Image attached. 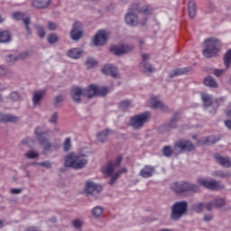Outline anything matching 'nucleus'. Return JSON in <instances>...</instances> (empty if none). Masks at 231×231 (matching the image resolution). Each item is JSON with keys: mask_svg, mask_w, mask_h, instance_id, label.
<instances>
[{"mask_svg": "<svg viewBox=\"0 0 231 231\" xmlns=\"http://www.w3.org/2000/svg\"><path fill=\"white\" fill-rule=\"evenodd\" d=\"M194 149H196V147L192 142L189 140H180L174 143L173 148L169 145L164 146L162 148V154L165 158H171L172 154L178 156L179 154H183V152H190L194 151Z\"/></svg>", "mask_w": 231, "mask_h": 231, "instance_id": "obj_1", "label": "nucleus"}, {"mask_svg": "<svg viewBox=\"0 0 231 231\" xmlns=\"http://www.w3.org/2000/svg\"><path fill=\"white\" fill-rule=\"evenodd\" d=\"M89 162L88 160V153L82 152H69L64 158L65 167H70V169H76V171H80L86 168V165Z\"/></svg>", "mask_w": 231, "mask_h": 231, "instance_id": "obj_2", "label": "nucleus"}, {"mask_svg": "<svg viewBox=\"0 0 231 231\" xmlns=\"http://www.w3.org/2000/svg\"><path fill=\"white\" fill-rule=\"evenodd\" d=\"M219 50H221V41L216 38H208L204 41V49L202 53L206 59H212V57H216V55L219 53Z\"/></svg>", "mask_w": 231, "mask_h": 231, "instance_id": "obj_3", "label": "nucleus"}, {"mask_svg": "<svg viewBox=\"0 0 231 231\" xmlns=\"http://www.w3.org/2000/svg\"><path fill=\"white\" fill-rule=\"evenodd\" d=\"M50 134V131H44L42 126H36L34 128V135L40 145L43 146V153L48 154V152H52L53 144L50 142V139L46 138Z\"/></svg>", "mask_w": 231, "mask_h": 231, "instance_id": "obj_4", "label": "nucleus"}, {"mask_svg": "<svg viewBox=\"0 0 231 231\" xmlns=\"http://www.w3.org/2000/svg\"><path fill=\"white\" fill-rule=\"evenodd\" d=\"M120 163H122V156H118L115 161L108 162L106 167L103 168V171L106 172V176H111L108 180V185H115L118 178H120L118 173L113 174L115 171L120 169Z\"/></svg>", "mask_w": 231, "mask_h": 231, "instance_id": "obj_5", "label": "nucleus"}, {"mask_svg": "<svg viewBox=\"0 0 231 231\" xmlns=\"http://www.w3.org/2000/svg\"><path fill=\"white\" fill-rule=\"evenodd\" d=\"M171 187V190L177 193L178 196H182V194H187L189 192L196 193L199 190L198 185L187 181L174 182Z\"/></svg>", "mask_w": 231, "mask_h": 231, "instance_id": "obj_6", "label": "nucleus"}, {"mask_svg": "<svg viewBox=\"0 0 231 231\" xmlns=\"http://www.w3.org/2000/svg\"><path fill=\"white\" fill-rule=\"evenodd\" d=\"M187 208H189V203L187 201H179L176 202L172 207H171V217L174 221H178L179 219H181L185 214H187Z\"/></svg>", "mask_w": 231, "mask_h": 231, "instance_id": "obj_7", "label": "nucleus"}, {"mask_svg": "<svg viewBox=\"0 0 231 231\" xmlns=\"http://www.w3.org/2000/svg\"><path fill=\"white\" fill-rule=\"evenodd\" d=\"M149 118H151V113L149 112L134 116L130 119V125L134 129H142Z\"/></svg>", "mask_w": 231, "mask_h": 231, "instance_id": "obj_8", "label": "nucleus"}, {"mask_svg": "<svg viewBox=\"0 0 231 231\" xmlns=\"http://www.w3.org/2000/svg\"><path fill=\"white\" fill-rule=\"evenodd\" d=\"M125 21L128 26H138V24L144 26V24L147 23V16H144L143 20H140L136 14L134 12H128L125 16Z\"/></svg>", "mask_w": 231, "mask_h": 231, "instance_id": "obj_9", "label": "nucleus"}, {"mask_svg": "<svg viewBox=\"0 0 231 231\" xmlns=\"http://www.w3.org/2000/svg\"><path fill=\"white\" fill-rule=\"evenodd\" d=\"M197 181L199 185L209 190H221V189H225V186L216 180H207L206 179H198Z\"/></svg>", "mask_w": 231, "mask_h": 231, "instance_id": "obj_10", "label": "nucleus"}, {"mask_svg": "<svg viewBox=\"0 0 231 231\" xmlns=\"http://www.w3.org/2000/svg\"><path fill=\"white\" fill-rule=\"evenodd\" d=\"M129 12H138V14H143V15H151L152 14V7L151 5H140V2H134L129 8Z\"/></svg>", "mask_w": 231, "mask_h": 231, "instance_id": "obj_11", "label": "nucleus"}, {"mask_svg": "<svg viewBox=\"0 0 231 231\" xmlns=\"http://www.w3.org/2000/svg\"><path fill=\"white\" fill-rule=\"evenodd\" d=\"M107 39H109V32L107 31H98L93 39V44L94 46H104L107 42Z\"/></svg>", "mask_w": 231, "mask_h": 231, "instance_id": "obj_12", "label": "nucleus"}, {"mask_svg": "<svg viewBox=\"0 0 231 231\" xmlns=\"http://www.w3.org/2000/svg\"><path fill=\"white\" fill-rule=\"evenodd\" d=\"M102 190V186L93 182V181H88L85 185V193L87 196H94L100 194V191Z\"/></svg>", "mask_w": 231, "mask_h": 231, "instance_id": "obj_13", "label": "nucleus"}, {"mask_svg": "<svg viewBox=\"0 0 231 231\" xmlns=\"http://www.w3.org/2000/svg\"><path fill=\"white\" fill-rule=\"evenodd\" d=\"M13 19L15 21H23L28 35H32V29L30 28V16H25V14L21 12H15L13 14Z\"/></svg>", "mask_w": 231, "mask_h": 231, "instance_id": "obj_14", "label": "nucleus"}, {"mask_svg": "<svg viewBox=\"0 0 231 231\" xmlns=\"http://www.w3.org/2000/svg\"><path fill=\"white\" fill-rule=\"evenodd\" d=\"M133 50H134V45L123 44L121 46L111 47L110 51L114 53V55L120 57V55H124V53H129V51H133Z\"/></svg>", "mask_w": 231, "mask_h": 231, "instance_id": "obj_15", "label": "nucleus"}, {"mask_svg": "<svg viewBox=\"0 0 231 231\" xmlns=\"http://www.w3.org/2000/svg\"><path fill=\"white\" fill-rule=\"evenodd\" d=\"M83 33L82 25H80V23L77 22L72 26V30L70 32V39L72 41H80Z\"/></svg>", "mask_w": 231, "mask_h": 231, "instance_id": "obj_16", "label": "nucleus"}, {"mask_svg": "<svg viewBox=\"0 0 231 231\" xmlns=\"http://www.w3.org/2000/svg\"><path fill=\"white\" fill-rule=\"evenodd\" d=\"M104 75H110L113 79H120V74H118V69L111 64H106L101 69Z\"/></svg>", "mask_w": 231, "mask_h": 231, "instance_id": "obj_17", "label": "nucleus"}, {"mask_svg": "<svg viewBox=\"0 0 231 231\" xmlns=\"http://www.w3.org/2000/svg\"><path fill=\"white\" fill-rule=\"evenodd\" d=\"M214 158L218 163V165H221L222 167H225V169H230L231 167V159L230 157H224L223 155L219 153H214Z\"/></svg>", "mask_w": 231, "mask_h": 231, "instance_id": "obj_18", "label": "nucleus"}, {"mask_svg": "<svg viewBox=\"0 0 231 231\" xmlns=\"http://www.w3.org/2000/svg\"><path fill=\"white\" fill-rule=\"evenodd\" d=\"M114 133L115 131L109 128H106L105 130L98 132L96 135L97 142L98 143H106V142H107V138L109 137V134H114Z\"/></svg>", "mask_w": 231, "mask_h": 231, "instance_id": "obj_19", "label": "nucleus"}, {"mask_svg": "<svg viewBox=\"0 0 231 231\" xmlns=\"http://www.w3.org/2000/svg\"><path fill=\"white\" fill-rule=\"evenodd\" d=\"M154 172H156V167L152 165H145L143 169H141L139 176L144 179L152 178V176H154Z\"/></svg>", "mask_w": 231, "mask_h": 231, "instance_id": "obj_20", "label": "nucleus"}, {"mask_svg": "<svg viewBox=\"0 0 231 231\" xmlns=\"http://www.w3.org/2000/svg\"><path fill=\"white\" fill-rule=\"evenodd\" d=\"M84 97V90L79 87H75L72 88L70 92V97L75 102V104H80L82 102L81 97Z\"/></svg>", "mask_w": 231, "mask_h": 231, "instance_id": "obj_21", "label": "nucleus"}, {"mask_svg": "<svg viewBox=\"0 0 231 231\" xmlns=\"http://www.w3.org/2000/svg\"><path fill=\"white\" fill-rule=\"evenodd\" d=\"M0 122H3L4 124H15V122H19V116L12 114L0 113Z\"/></svg>", "mask_w": 231, "mask_h": 231, "instance_id": "obj_22", "label": "nucleus"}, {"mask_svg": "<svg viewBox=\"0 0 231 231\" xmlns=\"http://www.w3.org/2000/svg\"><path fill=\"white\" fill-rule=\"evenodd\" d=\"M44 95H46V92H44L43 90H37L33 92L32 100V106L34 107H37V106H39L41 102H42V98H44Z\"/></svg>", "mask_w": 231, "mask_h": 231, "instance_id": "obj_23", "label": "nucleus"}, {"mask_svg": "<svg viewBox=\"0 0 231 231\" xmlns=\"http://www.w3.org/2000/svg\"><path fill=\"white\" fill-rule=\"evenodd\" d=\"M217 142H219V137L210 135V136L200 139L198 144L199 145H214V143H217Z\"/></svg>", "mask_w": 231, "mask_h": 231, "instance_id": "obj_24", "label": "nucleus"}, {"mask_svg": "<svg viewBox=\"0 0 231 231\" xmlns=\"http://www.w3.org/2000/svg\"><path fill=\"white\" fill-rule=\"evenodd\" d=\"M178 122H180V113L176 112L171 119L165 125L166 129H176V127H178Z\"/></svg>", "mask_w": 231, "mask_h": 231, "instance_id": "obj_25", "label": "nucleus"}, {"mask_svg": "<svg viewBox=\"0 0 231 231\" xmlns=\"http://www.w3.org/2000/svg\"><path fill=\"white\" fill-rule=\"evenodd\" d=\"M83 95L88 98H93V97L97 96V86L89 85L87 88L83 89Z\"/></svg>", "mask_w": 231, "mask_h": 231, "instance_id": "obj_26", "label": "nucleus"}, {"mask_svg": "<svg viewBox=\"0 0 231 231\" xmlns=\"http://www.w3.org/2000/svg\"><path fill=\"white\" fill-rule=\"evenodd\" d=\"M67 55L69 57V59L77 60L82 57V51L79 48H73L68 51Z\"/></svg>", "mask_w": 231, "mask_h": 231, "instance_id": "obj_27", "label": "nucleus"}, {"mask_svg": "<svg viewBox=\"0 0 231 231\" xmlns=\"http://www.w3.org/2000/svg\"><path fill=\"white\" fill-rule=\"evenodd\" d=\"M51 0H32V6L34 8H47L50 6Z\"/></svg>", "mask_w": 231, "mask_h": 231, "instance_id": "obj_28", "label": "nucleus"}, {"mask_svg": "<svg viewBox=\"0 0 231 231\" xmlns=\"http://www.w3.org/2000/svg\"><path fill=\"white\" fill-rule=\"evenodd\" d=\"M201 100L204 107H210L213 104L212 96L207 93L201 94Z\"/></svg>", "mask_w": 231, "mask_h": 231, "instance_id": "obj_29", "label": "nucleus"}, {"mask_svg": "<svg viewBox=\"0 0 231 231\" xmlns=\"http://www.w3.org/2000/svg\"><path fill=\"white\" fill-rule=\"evenodd\" d=\"M190 71L189 68L177 69L170 74V79H174V77H180V75H187Z\"/></svg>", "mask_w": 231, "mask_h": 231, "instance_id": "obj_30", "label": "nucleus"}, {"mask_svg": "<svg viewBox=\"0 0 231 231\" xmlns=\"http://www.w3.org/2000/svg\"><path fill=\"white\" fill-rule=\"evenodd\" d=\"M12 41V35L8 31H1L0 32V42L6 43Z\"/></svg>", "mask_w": 231, "mask_h": 231, "instance_id": "obj_31", "label": "nucleus"}, {"mask_svg": "<svg viewBox=\"0 0 231 231\" xmlns=\"http://www.w3.org/2000/svg\"><path fill=\"white\" fill-rule=\"evenodd\" d=\"M140 68L143 71V73H152L154 71V68H152V65H151L147 61H142L140 63Z\"/></svg>", "mask_w": 231, "mask_h": 231, "instance_id": "obj_32", "label": "nucleus"}, {"mask_svg": "<svg viewBox=\"0 0 231 231\" xmlns=\"http://www.w3.org/2000/svg\"><path fill=\"white\" fill-rule=\"evenodd\" d=\"M188 8L190 19H194L196 17V3H194V0H189Z\"/></svg>", "mask_w": 231, "mask_h": 231, "instance_id": "obj_33", "label": "nucleus"}, {"mask_svg": "<svg viewBox=\"0 0 231 231\" xmlns=\"http://www.w3.org/2000/svg\"><path fill=\"white\" fill-rule=\"evenodd\" d=\"M204 84L205 86H208V88H217V82H216V79L211 76L205 78Z\"/></svg>", "mask_w": 231, "mask_h": 231, "instance_id": "obj_34", "label": "nucleus"}, {"mask_svg": "<svg viewBox=\"0 0 231 231\" xmlns=\"http://www.w3.org/2000/svg\"><path fill=\"white\" fill-rule=\"evenodd\" d=\"M212 176H214L215 178H230L231 173L230 171H215L212 172Z\"/></svg>", "mask_w": 231, "mask_h": 231, "instance_id": "obj_35", "label": "nucleus"}, {"mask_svg": "<svg viewBox=\"0 0 231 231\" xmlns=\"http://www.w3.org/2000/svg\"><path fill=\"white\" fill-rule=\"evenodd\" d=\"M91 214L93 217H96L97 219H98V217H100V216L104 214V208L100 206H97L91 210Z\"/></svg>", "mask_w": 231, "mask_h": 231, "instance_id": "obj_36", "label": "nucleus"}, {"mask_svg": "<svg viewBox=\"0 0 231 231\" xmlns=\"http://www.w3.org/2000/svg\"><path fill=\"white\" fill-rule=\"evenodd\" d=\"M213 203H214L215 207H217V208H223V207H225V205H226V201L223 198H216L213 200Z\"/></svg>", "mask_w": 231, "mask_h": 231, "instance_id": "obj_37", "label": "nucleus"}, {"mask_svg": "<svg viewBox=\"0 0 231 231\" xmlns=\"http://www.w3.org/2000/svg\"><path fill=\"white\" fill-rule=\"evenodd\" d=\"M224 64L226 68H230L231 64V49H229L224 55Z\"/></svg>", "mask_w": 231, "mask_h": 231, "instance_id": "obj_38", "label": "nucleus"}, {"mask_svg": "<svg viewBox=\"0 0 231 231\" xmlns=\"http://www.w3.org/2000/svg\"><path fill=\"white\" fill-rule=\"evenodd\" d=\"M98 64V61H97L93 58H88L87 60L85 61V66L88 68V69H91V68H95Z\"/></svg>", "mask_w": 231, "mask_h": 231, "instance_id": "obj_39", "label": "nucleus"}, {"mask_svg": "<svg viewBox=\"0 0 231 231\" xmlns=\"http://www.w3.org/2000/svg\"><path fill=\"white\" fill-rule=\"evenodd\" d=\"M35 30L40 39H44V37H46V31H44V27L42 25H36Z\"/></svg>", "mask_w": 231, "mask_h": 231, "instance_id": "obj_40", "label": "nucleus"}, {"mask_svg": "<svg viewBox=\"0 0 231 231\" xmlns=\"http://www.w3.org/2000/svg\"><path fill=\"white\" fill-rule=\"evenodd\" d=\"M63 151L64 152L71 151V137H67L63 142Z\"/></svg>", "mask_w": 231, "mask_h": 231, "instance_id": "obj_41", "label": "nucleus"}, {"mask_svg": "<svg viewBox=\"0 0 231 231\" xmlns=\"http://www.w3.org/2000/svg\"><path fill=\"white\" fill-rule=\"evenodd\" d=\"M47 41L49 44H55L59 42V36L57 35V33H51L47 36Z\"/></svg>", "mask_w": 231, "mask_h": 231, "instance_id": "obj_42", "label": "nucleus"}, {"mask_svg": "<svg viewBox=\"0 0 231 231\" xmlns=\"http://www.w3.org/2000/svg\"><path fill=\"white\" fill-rule=\"evenodd\" d=\"M24 157L28 158V160H35V158H39V152L31 150L24 153Z\"/></svg>", "mask_w": 231, "mask_h": 231, "instance_id": "obj_43", "label": "nucleus"}, {"mask_svg": "<svg viewBox=\"0 0 231 231\" xmlns=\"http://www.w3.org/2000/svg\"><path fill=\"white\" fill-rule=\"evenodd\" d=\"M128 107H131V100L125 99L119 103V109L121 111H125Z\"/></svg>", "mask_w": 231, "mask_h": 231, "instance_id": "obj_44", "label": "nucleus"}, {"mask_svg": "<svg viewBox=\"0 0 231 231\" xmlns=\"http://www.w3.org/2000/svg\"><path fill=\"white\" fill-rule=\"evenodd\" d=\"M97 97H106L109 93V89L106 87L97 88Z\"/></svg>", "mask_w": 231, "mask_h": 231, "instance_id": "obj_45", "label": "nucleus"}, {"mask_svg": "<svg viewBox=\"0 0 231 231\" xmlns=\"http://www.w3.org/2000/svg\"><path fill=\"white\" fill-rule=\"evenodd\" d=\"M193 210H194V212L200 214V212H203V210H205V203L199 202L198 204H194Z\"/></svg>", "mask_w": 231, "mask_h": 231, "instance_id": "obj_46", "label": "nucleus"}, {"mask_svg": "<svg viewBox=\"0 0 231 231\" xmlns=\"http://www.w3.org/2000/svg\"><path fill=\"white\" fill-rule=\"evenodd\" d=\"M64 102V97L63 96H56L53 100V106L54 107H60V104Z\"/></svg>", "mask_w": 231, "mask_h": 231, "instance_id": "obj_47", "label": "nucleus"}, {"mask_svg": "<svg viewBox=\"0 0 231 231\" xmlns=\"http://www.w3.org/2000/svg\"><path fill=\"white\" fill-rule=\"evenodd\" d=\"M5 62L12 66L14 62H17V56L12 54L7 55L5 58Z\"/></svg>", "mask_w": 231, "mask_h": 231, "instance_id": "obj_48", "label": "nucleus"}, {"mask_svg": "<svg viewBox=\"0 0 231 231\" xmlns=\"http://www.w3.org/2000/svg\"><path fill=\"white\" fill-rule=\"evenodd\" d=\"M59 121V114L57 112H54L51 115V117L49 118L50 124H54L57 125V122Z\"/></svg>", "mask_w": 231, "mask_h": 231, "instance_id": "obj_49", "label": "nucleus"}, {"mask_svg": "<svg viewBox=\"0 0 231 231\" xmlns=\"http://www.w3.org/2000/svg\"><path fill=\"white\" fill-rule=\"evenodd\" d=\"M151 107H152V109H158V107L160 109H165V105H163V103H162V101H154Z\"/></svg>", "mask_w": 231, "mask_h": 231, "instance_id": "obj_50", "label": "nucleus"}, {"mask_svg": "<svg viewBox=\"0 0 231 231\" xmlns=\"http://www.w3.org/2000/svg\"><path fill=\"white\" fill-rule=\"evenodd\" d=\"M72 226L74 227V228H76V229H80V228H82V221L80 220V219H74V220H72Z\"/></svg>", "mask_w": 231, "mask_h": 231, "instance_id": "obj_51", "label": "nucleus"}, {"mask_svg": "<svg viewBox=\"0 0 231 231\" xmlns=\"http://www.w3.org/2000/svg\"><path fill=\"white\" fill-rule=\"evenodd\" d=\"M9 98H11V100H13V102H17V101L21 100V96H19V93H17V92H12L9 96Z\"/></svg>", "mask_w": 231, "mask_h": 231, "instance_id": "obj_52", "label": "nucleus"}, {"mask_svg": "<svg viewBox=\"0 0 231 231\" xmlns=\"http://www.w3.org/2000/svg\"><path fill=\"white\" fill-rule=\"evenodd\" d=\"M215 204H214V200L210 201V202H207L204 203V208H206V210H208V212H210V210H212V208H214Z\"/></svg>", "mask_w": 231, "mask_h": 231, "instance_id": "obj_53", "label": "nucleus"}, {"mask_svg": "<svg viewBox=\"0 0 231 231\" xmlns=\"http://www.w3.org/2000/svg\"><path fill=\"white\" fill-rule=\"evenodd\" d=\"M29 54L28 51L21 52L16 56L17 60H24V59H28Z\"/></svg>", "mask_w": 231, "mask_h": 231, "instance_id": "obj_54", "label": "nucleus"}, {"mask_svg": "<svg viewBox=\"0 0 231 231\" xmlns=\"http://www.w3.org/2000/svg\"><path fill=\"white\" fill-rule=\"evenodd\" d=\"M47 28L51 32H55L57 30V24L54 22H48Z\"/></svg>", "mask_w": 231, "mask_h": 231, "instance_id": "obj_55", "label": "nucleus"}, {"mask_svg": "<svg viewBox=\"0 0 231 231\" xmlns=\"http://www.w3.org/2000/svg\"><path fill=\"white\" fill-rule=\"evenodd\" d=\"M38 165H40V167H45V169H51V162L49 161L39 162Z\"/></svg>", "mask_w": 231, "mask_h": 231, "instance_id": "obj_56", "label": "nucleus"}, {"mask_svg": "<svg viewBox=\"0 0 231 231\" xmlns=\"http://www.w3.org/2000/svg\"><path fill=\"white\" fill-rule=\"evenodd\" d=\"M22 143H23V145H30V143H33V138L26 137L22 141Z\"/></svg>", "mask_w": 231, "mask_h": 231, "instance_id": "obj_57", "label": "nucleus"}, {"mask_svg": "<svg viewBox=\"0 0 231 231\" xmlns=\"http://www.w3.org/2000/svg\"><path fill=\"white\" fill-rule=\"evenodd\" d=\"M223 73H225V69H216L214 70V75L216 77H221V75H223Z\"/></svg>", "mask_w": 231, "mask_h": 231, "instance_id": "obj_58", "label": "nucleus"}, {"mask_svg": "<svg viewBox=\"0 0 231 231\" xmlns=\"http://www.w3.org/2000/svg\"><path fill=\"white\" fill-rule=\"evenodd\" d=\"M23 192V189L18 188V189H11V194H21Z\"/></svg>", "mask_w": 231, "mask_h": 231, "instance_id": "obj_59", "label": "nucleus"}, {"mask_svg": "<svg viewBox=\"0 0 231 231\" xmlns=\"http://www.w3.org/2000/svg\"><path fill=\"white\" fill-rule=\"evenodd\" d=\"M214 216L212 215H204V221H212Z\"/></svg>", "mask_w": 231, "mask_h": 231, "instance_id": "obj_60", "label": "nucleus"}, {"mask_svg": "<svg viewBox=\"0 0 231 231\" xmlns=\"http://www.w3.org/2000/svg\"><path fill=\"white\" fill-rule=\"evenodd\" d=\"M127 172V169L126 168H122L121 170H119L118 171H116V174H119V178L120 176H122V174Z\"/></svg>", "mask_w": 231, "mask_h": 231, "instance_id": "obj_61", "label": "nucleus"}, {"mask_svg": "<svg viewBox=\"0 0 231 231\" xmlns=\"http://www.w3.org/2000/svg\"><path fill=\"white\" fill-rule=\"evenodd\" d=\"M142 59H143V62H147V60H149L150 59V56L149 54H143Z\"/></svg>", "mask_w": 231, "mask_h": 231, "instance_id": "obj_62", "label": "nucleus"}, {"mask_svg": "<svg viewBox=\"0 0 231 231\" xmlns=\"http://www.w3.org/2000/svg\"><path fill=\"white\" fill-rule=\"evenodd\" d=\"M0 75H6V69L3 66H0Z\"/></svg>", "mask_w": 231, "mask_h": 231, "instance_id": "obj_63", "label": "nucleus"}, {"mask_svg": "<svg viewBox=\"0 0 231 231\" xmlns=\"http://www.w3.org/2000/svg\"><path fill=\"white\" fill-rule=\"evenodd\" d=\"M225 125L227 127V129H230V131H231V120L226 121Z\"/></svg>", "mask_w": 231, "mask_h": 231, "instance_id": "obj_64", "label": "nucleus"}]
</instances>
